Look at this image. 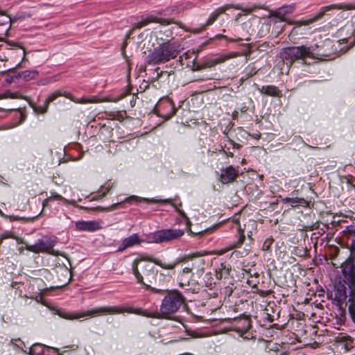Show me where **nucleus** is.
<instances>
[{
	"mask_svg": "<svg viewBox=\"0 0 355 355\" xmlns=\"http://www.w3.org/2000/svg\"><path fill=\"white\" fill-rule=\"evenodd\" d=\"M38 75V72L36 71H24L21 73H19L16 76L17 78H19L23 79L25 81H28L30 80L34 79Z\"/></svg>",
	"mask_w": 355,
	"mask_h": 355,
	"instance_id": "obj_31",
	"label": "nucleus"
},
{
	"mask_svg": "<svg viewBox=\"0 0 355 355\" xmlns=\"http://www.w3.org/2000/svg\"><path fill=\"white\" fill-rule=\"evenodd\" d=\"M239 173V167L232 166L223 167L220 169L219 181L223 184H230L236 180Z\"/></svg>",
	"mask_w": 355,
	"mask_h": 355,
	"instance_id": "obj_11",
	"label": "nucleus"
},
{
	"mask_svg": "<svg viewBox=\"0 0 355 355\" xmlns=\"http://www.w3.org/2000/svg\"><path fill=\"white\" fill-rule=\"evenodd\" d=\"M0 111H5L6 112H12V111H16V112H18V115H19V116L20 118L19 123H21L24 121L25 115L22 112L21 108H10V107L3 108V107H0Z\"/></svg>",
	"mask_w": 355,
	"mask_h": 355,
	"instance_id": "obj_35",
	"label": "nucleus"
},
{
	"mask_svg": "<svg viewBox=\"0 0 355 355\" xmlns=\"http://www.w3.org/2000/svg\"><path fill=\"white\" fill-rule=\"evenodd\" d=\"M141 202H147V203H155V202H157V200H154V199L148 200L146 198H139L136 196H131L125 198L123 200L121 201L120 202L112 204L111 205L110 208L109 209V210H114V209H118L119 207H122V206L126 203L132 205V204Z\"/></svg>",
	"mask_w": 355,
	"mask_h": 355,
	"instance_id": "obj_15",
	"label": "nucleus"
},
{
	"mask_svg": "<svg viewBox=\"0 0 355 355\" xmlns=\"http://www.w3.org/2000/svg\"><path fill=\"white\" fill-rule=\"evenodd\" d=\"M19 284V282H14L11 284V287L13 288H18V285Z\"/></svg>",
	"mask_w": 355,
	"mask_h": 355,
	"instance_id": "obj_53",
	"label": "nucleus"
},
{
	"mask_svg": "<svg viewBox=\"0 0 355 355\" xmlns=\"http://www.w3.org/2000/svg\"><path fill=\"white\" fill-rule=\"evenodd\" d=\"M49 198H51V200H61L63 201L64 203H67L69 202L67 199H65L58 193H52L51 196Z\"/></svg>",
	"mask_w": 355,
	"mask_h": 355,
	"instance_id": "obj_41",
	"label": "nucleus"
},
{
	"mask_svg": "<svg viewBox=\"0 0 355 355\" xmlns=\"http://www.w3.org/2000/svg\"><path fill=\"white\" fill-rule=\"evenodd\" d=\"M348 313L352 321L355 324V286L349 288Z\"/></svg>",
	"mask_w": 355,
	"mask_h": 355,
	"instance_id": "obj_21",
	"label": "nucleus"
},
{
	"mask_svg": "<svg viewBox=\"0 0 355 355\" xmlns=\"http://www.w3.org/2000/svg\"><path fill=\"white\" fill-rule=\"evenodd\" d=\"M349 239L353 240L355 238V227L348 231Z\"/></svg>",
	"mask_w": 355,
	"mask_h": 355,
	"instance_id": "obj_49",
	"label": "nucleus"
},
{
	"mask_svg": "<svg viewBox=\"0 0 355 355\" xmlns=\"http://www.w3.org/2000/svg\"><path fill=\"white\" fill-rule=\"evenodd\" d=\"M273 240L272 239H267L263 244L262 249L263 250H268L272 244Z\"/></svg>",
	"mask_w": 355,
	"mask_h": 355,
	"instance_id": "obj_44",
	"label": "nucleus"
},
{
	"mask_svg": "<svg viewBox=\"0 0 355 355\" xmlns=\"http://www.w3.org/2000/svg\"><path fill=\"white\" fill-rule=\"evenodd\" d=\"M254 87L262 94L274 97H279L282 95V91L275 85H263L260 87L257 83H254Z\"/></svg>",
	"mask_w": 355,
	"mask_h": 355,
	"instance_id": "obj_18",
	"label": "nucleus"
},
{
	"mask_svg": "<svg viewBox=\"0 0 355 355\" xmlns=\"http://www.w3.org/2000/svg\"><path fill=\"white\" fill-rule=\"evenodd\" d=\"M60 150L63 152L64 155H66V153L64 151V148H61Z\"/></svg>",
	"mask_w": 355,
	"mask_h": 355,
	"instance_id": "obj_60",
	"label": "nucleus"
},
{
	"mask_svg": "<svg viewBox=\"0 0 355 355\" xmlns=\"http://www.w3.org/2000/svg\"><path fill=\"white\" fill-rule=\"evenodd\" d=\"M19 253H22L23 250H24V247H21L19 248Z\"/></svg>",
	"mask_w": 355,
	"mask_h": 355,
	"instance_id": "obj_59",
	"label": "nucleus"
},
{
	"mask_svg": "<svg viewBox=\"0 0 355 355\" xmlns=\"http://www.w3.org/2000/svg\"><path fill=\"white\" fill-rule=\"evenodd\" d=\"M184 230L180 229H165L158 230L149 236L151 242L160 243L178 239L183 236Z\"/></svg>",
	"mask_w": 355,
	"mask_h": 355,
	"instance_id": "obj_6",
	"label": "nucleus"
},
{
	"mask_svg": "<svg viewBox=\"0 0 355 355\" xmlns=\"http://www.w3.org/2000/svg\"><path fill=\"white\" fill-rule=\"evenodd\" d=\"M278 259L280 260L282 263L286 264L288 262V256L286 252L280 251L279 253Z\"/></svg>",
	"mask_w": 355,
	"mask_h": 355,
	"instance_id": "obj_42",
	"label": "nucleus"
},
{
	"mask_svg": "<svg viewBox=\"0 0 355 355\" xmlns=\"http://www.w3.org/2000/svg\"><path fill=\"white\" fill-rule=\"evenodd\" d=\"M105 194H106V192H104L101 196H98V198H103V196H105ZM94 198H95V199H96V197H94ZM96 199H98V198H96Z\"/></svg>",
	"mask_w": 355,
	"mask_h": 355,
	"instance_id": "obj_56",
	"label": "nucleus"
},
{
	"mask_svg": "<svg viewBox=\"0 0 355 355\" xmlns=\"http://www.w3.org/2000/svg\"><path fill=\"white\" fill-rule=\"evenodd\" d=\"M48 346L41 344H33L29 349L30 355H45V352Z\"/></svg>",
	"mask_w": 355,
	"mask_h": 355,
	"instance_id": "obj_25",
	"label": "nucleus"
},
{
	"mask_svg": "<svg viewBox=\"0 0 355 355\" xmlns=\"http://www.w3.org/2000/svg\"><path fill=\"white\" fill-rule=\"evenodd\" d=\"M71 157H62L58 160V164H60L61 163L67 162L70 160H72L71 159ZM78 159H73V161L78 160Z\"/></svg>",
	"mask_w": 355,
	"mask_h": 355,
	"instance_id": "obj_47",
	"label": "nucleus"
},
{
	"mask_svg": "<svg viewBox=\"0 0 355 355\" xmlns=\"http://www.w3.org/2000/svg\"><path fill=\"white\" fill-rule=\"evenodd\" d=\"M351 252V257L352 260H355V238L351 240V244L349 247Z\"/></svg>",
	"mask_w": 355,
	"mask_h": 355,
	"instance_id": "obj_43",
	"label": "nucleus"
},
{
	"mask_svg": "<svg viewBox=\"0 0 355 355\" xmlns=\"http://www.w3.org/2000/svg\"><path fill=\"white\" fill-rule=\"evenodd\" d=\"M311 55L310 49L304 46L290 47V64L294 59H304Z\"/></svg>",
	"mask_w": 355,
	"mask_h": 355,
	"instance_id": "obj_14",
	"label": "nucleus"
},
{
	"mask_svg": "<svg viewBox=\"0 0 355 355\" xmlns=\"http://www.w3.org/2000/svg\"><path fill=\"white\" fill-rule=\"evenodd\" d=\"M156 110L157 116L164 118L165 120L172 118L178 110L174 103L168 98L160 101L157 105Z\"/></svg>",
	"mask_w": 355,
	"mask_h": 355,
	"instance_id": "obj_8",
	"label": "nucleus"
},
{
	"mask_svg": "<svg viewBox=\"0 0 355 355\" xmlns=\"http://www.w3.org/2000/svg\"><path fill=\"white\" fill-rule=\"evenodd\" d=\"M290 206L293 207H306L308 206V201L306 200L304 198L293 196L292 198H290Z\"/></svg>",
	"mask_w": 355,
	"mask_h": 355,
	"instance_id": "obj_29",
	"label": "nucleus"
},
{
	"mask_svg": "<svg viewBox=\"0 0 355 355\" xmlns=\"http://www.w3.org/2000/svg\"><path fill=\"white\" fill-rule=\"evenodd\" d=\"M258 70L256 69L254 67H250L248 69H247L246 73H248V76L252 77L257 74Z\"/></svg>",
	"mask_w": 355,
	"mask_h": 355,
	"instance_id": "obj_46",
	"label": "nucleus"
},
{
	"mask_svg": "<svg viewBox=\"0 0 355 355\" xmlns=\"http://www.w3.org/2000/svg\"><path fill=\"white\" fill-rule=\"evenodd\" d=\"M51 201V198H47L42 201L43 209L49 205V202Z\"/></svg>",
	"mask_w": 355,
	"mask_h": 355,
	"instance_id": "obj_51",
	"label": "nucleus"
},
{
	"mask_svg": "<svg viewBox=\"0 0 355 355\" xmlns=\"http://www.w3.org/2000/svg\"><path fill=\"white\" fill-rule=\"evenodd\" d=\"M10 97L12 98H17V94H14V93L11 94Z\"/></svg>",
	"mask_w": 355,
	"mask_h": 355,
	"instance_id": "obj_57",
	"label": "nucleus"
},
{
	"mask_svg": "<svg viewBox=\"0 0 355 355\" xmlns=\"http://www.w3.org/2000/svg\"><path fill=\"white\" fill-rule=\"evenodd\" d=\"M198 257V254H195V253L191 254L184 255L182 257L178 258L173 262L168 263V264L162 263V261L161 260L156 259L153 257H146L144 258L143 260L154 263L155 264L160 266L161 268H162L164 269L173 270L178 264H180L181 263L187 262L189 260L192 259L193 257Z\"/></svg>",
	"mask_w": 355,
	"mask_h": 355,
	"instance_id": "obj_10",
	"label": "nucleus"
},
{
	"mask_svg": "<svg viewBox=\"0 0 355 355\" xmlns=\"http://www.w3.org/2000/svg\"><path fill=\"white\" fill-rule=\"evenodd\" d=\"M141 241L137 234H133L131 236L124 239L121 244L118 248L116 252H123L125 249L132 247L135 245L140 244Z\"/></svg>",
	"mask_w": 355,
	"mask_h": 355,
	"instance_id": "obj_19",
	"label": "nucleus"
},
{
	"mask_svg": "<svg viewBox=\"0 0 355 355\" xmlns=\"http://www.w3.org/2000/svg\"><path fill=\"white\" fill-rule=\"evenodd\" d=\"M57 241L55 238L49 236H43L37 240L34 245L26 244V249L34 253H48L55 255L53 247L56 244Z\"/></svg>",
	"mask_w": 355,
	"mask_h": 355,
	"instance_id": "obj_5",
	"label": "nucleus"
},
{
	"mask_svg": "<svg viewBox=\"0 0 355 355\" xmlns=\"http://www.w3.org/2000/svg\"><path fill=\"white\" fill-rule=\"evenodd\" d=\"M171 201H172V200H171V199H167V200H163V202H164V203H169V204H172Z\"/></svg>",
	"mask_w": 355,
	"mask_h": 355,
	"instance_id": "obj_55",
	"label": "nucleus"
},
{
	"mask_svg": "<svg viewBox=\"0 0 355 355\" xmlns=\"http://www.w3.org/2000/svg\"><path fill=\"white\" fill-rule=\"evenodd\" d=\"M182 355H193V354L187 353V354H182Z\"/></svg>",
	"mask_w": 355,
	"mask_h": 355,
	"instance_id": "obj_63",
	"label": "nucleus"
},
{
	"mask_svg": "<svg viewBox=\"0 0 355 355\" xmlns=\"http://www.w3.org/2000/svg\"><path fill=\"white\" fill-rule=\"evenodd\" d=\"M15 238V234L11 232H6L1 235H0V245L1 244L3 240L6 239H12Z\"/></svg>",
	"mask_w": 355,
	"mask_h": 355,
	"instance_id": "obj_40",
	"label": "nucleus"
},
{
	"mask_svg": "<svg viewBox=\"0 0 355 355\" xmlns=\"http://www.w3.org/2000/svg\"><path fill=\"white\" fill-rule=\"evenodd\" d=\"M181 214L184 216V214L182 211H180Z\"/></svg>",
	"mask_w": 355,
	"mask_h": 355,
	"instance_id": "obj_64",
	"label": "nucleus"
},
{
	"mask_svg": "<svg viewBox=\"0 0 355 355\" xmlns=\"http://www.w3.org/2000/svg\"><path fill=\"white\" fill-rule=\"evenodd\" d=\"M230 8L231 5L227 4L216 9L210 15L205 26H207L211 25L217 19V18L220 14L224 13L227 10L230 9Z\"/></svg>",
	"mask_w": 355,
	"mask_h": 355,
	"instance_id": "obj_22",
	"label": "nucleus"
},
{
	"mask_svg": "<svg viewBox=\"0 0 355 355\" xmlns=\"http://www.w3.org/2000/svg\"><path fill=\"white\" fill-rule=\"evenodd\" d=\"M342 272L347 282H349V288L351 286H355V265L352 260L344 262L342 266Z\"/></svg>",
	"mask_w": 355,
	"mask_h": 355,
	"instance_id": "obj_12",
	"label": "nucleus"
},
{
	"mask_svg": "<svg viewBox=\"0 0 355 355\" xmlns=\"http://www.w3.org/2000/svg\"><path fill=\"white\" fill-rule=\"evenodd\" d=\"M194 267V265L192 264L191 267H185L181 272L180 275V282H179L180 287H183L184 286L189 285V279L191 277H187V275L192 273V270Z\"/></svg>",
	"mask_w": 355,
	"mask_h": 355,
	"instance_id": "obj_23",
	"label": "nucleus"
},
{
	"mask_svg": "<svg viewBox=\"0 0 355 355\" xmlns=\"http://www.w3.org/2000/svg\"><path fill=\"white\" fill-rule=\"evenodd\" d=\"M306 252V250L303 247H295L293 250H292V254L299 257H305Z\"/></svg>",
	"mask_w": 355,
	"mask_h": 355,
	"instance_id": "obj_36",
	"label": "nucleus"
},
{
	"mask_svg": "<svg viewBox=\"0 0 355 355\" xmlns=\"http://www.w3.org/2000/svg\"><path fill=\"white\" fill-rule=\"evenodd\" d=\"M304 316H297L296 313L290 312V345L295 341L302 343V339H306V330L303 320Z\"/></svg>",
	"mask_w": 355,
	"mask_h": 355,
	"instance_id": "obj_4",
	"label": "nucleus"
},
{
	"mask_svg": "<svg viewBox=\"0 0 355 355\" xmlns=\"http://www.w3.org/2000/svg\"><path fill=\"white\" fill-rule=\"evenodd\" d=\"M270 312H273V307L270 304H268L263 310V318L269 322H272L275 319V315L271 314Z\"/></svg>",
	"mask_w": 355,
	"mask_h": 355,
	"instance_id": "obj_34",
	"label": "nucleus"
},
{
	"mask_svg": "<svg viewBox=\"0 0 355 355\" xmlns=\"http://www.w3.org/2000/svg\"><path fill=\"white\" fill-rule=\"evenodd\" d=\"M66 98L70 99L71 101L76 103H80V104H86V103H97L98 101L95 97L92 98H75L71 93L69 94H66Z\"/></svg>",
	"mask_w": 355,
	"mask_h": 355,
	"instance_id": "obj_28",
	"label": "nucleus"
},
{
	"mask_svg": "<svg viewBox=\"0 0 355 355\" xmlns=\"http://www.w3.org/2000/svg\"><path fill=\"white\" fill-rule=\"evenodd\" d=\"M231 8H234L236 10H241L246 14H250V13L252 12L253 11H254L257 8V6L249 7V8H243L239 5H235V6L231 5Z\"/></svg>",
	"mask_w": 355,
	"mask_h": 355,
	"instance_id": "obj_37",
	"label": "nucleus"
},
{
	"mask_svg": "<svg viewBox=\"0 0 355 355\" xmlns=\"http://www.w3.org/2000/svg\"><path fill=\"white\" fill-rule=\"evenodd\" d=\"M238 55V53H230L229 54L220 55L215 58L205 59L203 61L205 69L214 67L217 64L223 63L231 58L236 57Z\"/></svg>",
	"mask_w": 355,
	"mask_h": 355,
	"instance_id": "obj_13",
	"label": "nucleus"
},
{
	"mask_svg": "<svg viewBox=\"0 0 355 355\" xmlns=\"http://www.w3.org/2000/svg\"><path fill=\"white\" fill-rule=\"evenodd\" d=\"M45 355H62L59 352L58 349L54 347H47Z\"/></svg>",
	"mask_w": 355,
	"mask_h": 355,
	"instance_id": "obj_39",
	"label": "nucleus"
},
{
	"mask_svg": "<svg viewBox=\"0 0 355 355\" xmlns=\"http://www.w3.org/2000/svg\"><path fill=\"white\" fill-rule=\"evenodd\" d=\"M183 8H178V7H171V8H167L163 10H161V11H157L156 12V15L159 17V16H161V15H164V16H167V15H172L173 13H178L181 10H182Z\"/></svg>",
	"mask_w": 355,
	"mask_h": 355,
	"instance_id": "obj_33",
	"label": "nucleus"
},
{
	"mask_svg": "<svg viewBox=\"0 0 355 355\" xmlns=\"http://www.w3.org/2000/svg\"><path fill=\"white\" fill-rule=\"evenodd\" d=\"M288 49V48H284V52L281 53V58L284 62L285 60L288 59V53L286 51Z\"/></svg>",
	"mask_w": 355,
	"mask_h": 355,
	"instance_id": "obj_48",
	"label": "nucleus"
},
{
	"mask_svg": "<svg viewBox=\"0 0 355 355\" xmlns=\"http://www.w3.org/2000/svg\"><path fill=\"white\" fill-rule=\"evenodd\" d=\"M231 268L225 263H221L220 267L216 270V277L218 280L223 278H227L230 275Z\"/></svg>",
	"mask_w": 355,
	"mask_h": 355,
	"instance_id": "obj_24",
	"label": "nucleus"
},
{
	"mask_svg": "<svg viewBox=\"0 0 355 355\" xmlns=\"http://www.w3.org/2000/svg\"><path fill=\"white\" fill-rule=\"evenodd\" d=\"M18 219H19V218L17 216L13 217V220H18Z\"/></svg>",
	"mask_w": 355,
	"mask_h": 355,
	"instance_id": "obj_62",
	"label": "nucleus"
},
{
	"mask_svg": "<svg viewBox=\"0 0 355 355\" xmlns=\"http://www.w3.org/2000/svg\"><path fill=\"white\" fill-rule=\"evenodd\" d=\"M146 289L159 295L166 294L162 301L159 311L148 312L141 308L135 309L130 306H107L96 307L87 311L80 313L67 312L58 310L57 314L66 320H75L83 317H97L105 315L121 314L124 313H135L150 318L170 319L171 316L178 312L181 306L184 304L186 298L177 289L163 290L153 288L150 285L146 286Z\"/></svg>",
	"mask_w": 355,
	"mask_h": 355,
	"instance_id": "obj_1",
	"label": "nucleus"
},
{
	"mask_svg": "<svg viewBox=\"0 0 355 355\" xmlns=\"http://www.w3.org/2000/svg\"><path fill=\"white\" fill-rule=\"evenodd\" d=\"M204 69H205V67H204V64H203V61H202V62H199V63H193L192 70L193 71H200Z\"/></svg>",
	"mask_w": 355,
	"mask_h": 355,
	"instance_id": "obj_45",
	"label": "nucleus"
},
{
	"mask_svg": "<svg viewBox=\"0 0 355 355\" xmlns=\"http://www.w3.org/2000/svg\"><path fill=\"white\" fill-rule=\"evenodd\" d=\"M354 8V6L352 4H345V3H335L329 5L327 6H324L321 8L320 12L314 15L312 17H310L307 19L300 20V21H293L290 19V26L294 25L293 28L290 31V35L297 34V28L300 27L301 26H307L310 24H312L318 19H321L323 15L328 11L337 9V10H349Z\"/></svg>",
	"mask_w": 355,
	"mask_h": 355,
	"instance_id": "obj_3",
	"label": "nucleus"
},
{
	"mask_svg": "<svg viewBox=\"0 0 355 355\" xmlns=\"http://www.w3.org/2000/svg\"><path fill=\"white\" fill-rule=\"evenodd\" d=\"M150 23H158L162 26L175 24L180 28L183 27L181 22L175 21L173 19H164L158 17L156 14H148L142 15L140 21L134 24L133 28L130 31V34H131L135 29L141 28L142 27L148 25Z\"/></svg>",
	"mask_w": 355,
	"mask_h": 355,
	"instance_id": "obj_7",
	"label": "nucleus"
},
{
	"mask_svg": "<svg viewBox=\"0 0 355 355\" xmlns=\"http://www.w3.org/2000/svg\"><path fill=\"white\" fill-rule=\"evenodd\" d=\"M293 8H294V6H292L291 5H290V7H289L290 13H291L293 12Z\"/></svg>",
	"mask_w": 355,
	"mask_h": 355,
	"instance_id": "obj_58",
	"label": "nucleus"
},
{
	"mask_svg": "<svg viewBox=\"0 0 355 355\" xmlns=\"http://www.w3.org/2000/svg\"><path fill=\"white\" fill-rule=\"evenodd\" d=\"M49 107V105L46 104L44 102L42 106H34L33 107L34 111L37 113L44 114L47 112Z\"/></svg>",
	"mask_w": 355,
	"mask_h": 355,
	"instance_id": "obj_38",
	"label": "nucleus"
},
{
	"mask_svg": "<svg viewBox=\"0 0 355 355\" xmlns=\"http://www.w3.org/2000/svg\"><path fill=\"white\" fill-rule=\"evenodd\" d=\"M274 16L280 21H287L288 19V9L287 7H282L275 10Z\"/></svg>",
	"mask_w": 355,
	"mask_h": 355,
	"instance_id": "obj_30",
	"label": "nucleus"
},
{
	"mask_svg": "<svg viewBox=\"0 0 355 355\" xmlns=\"http://www.w3.org/2000/svg\"><path fill=\"white\" fill-rule=\"evenodd\" d=\"M295 288L293 291L292 301L293 304H291L293 311L296 313L297 316H304L303 313L304 307L306 306V298L304 297V292L302 289L299 290L298 286H296L295 282Z\"/></svg>",
	"mask_w": 355,
	"mask_h": 355,
	"instance_id": "obj_9",
	"label": "nucleus"
},
{
	"mask_svg": "<svg viewBox=\"0 0 355 355\" xmlns=\"http://www.w3.org/2000/svg\"><path fill=\"white\" fill-rule=\"evenodd\" d=\"M245 240V236L243 234V233L239 232V238L237 239V240L236 241L231 242L230 243V246L227 249L222 250L221 254H223L230 250H232L234 248L241 247V245H243Z\"/></svg>",
	"mask_w": 355,
	"mask_h": 355,
	"instance_id": "obj_26",
	"label": "nucleus"
},
{
	"mask_svg": "<svg viewBox=\"0 0 355 355\" xmlns=\"http://www.w3.org/2000/svg\"><path fill=\"white\" fill-rule=\"evenodd\" d=\"M179 53L174 44L166 42L160 44L146 57V63L149 65L164 64L175 58Z\"/></svg>",
	"mask_w": 355,
	"mask_h": 355,
	"instance_id": "obj_2",
	"label": "nucleus"
},
{
	"mask_svg": "<svg viewBox=\"0 0 355 355\" xmlns=\"http://www.w3.org/2000/svg\"><path fill=\"white\" fill-rule=\"evenodd\" d=\"M280 355H287V352H282L280 354Z\"/></svg>",
	"mask_w": 355,
	"mask_h": 355,
	"instance_id": "obj_61",
	"label": "nucleus"
},
{
	"mask_svg": "<svg viewBox=\"0 0 355 355\" xmlns=\"http://www.w3.org/2000/svg\"><path fill=\"white\" fill-rule=\"evenodd\" d=\"M76 227L78 230L94 232L101 228L99 223L94 220L78 221L76 223Z\"/></svg>",
	"mask_w": 355,
	"mask_h": 355,
	"instance_id": "obj_20",
	"label": "nucleus"
},
{
	"mask_svg": "<svg viewBox=\"0 0 355 355\" xmlns=\"http://www.w3.org/2000/svg\"><path fill=\"white\" fill-rule=\"evenodd\" d=\"M349 298V289L344 284L339 283L336 286L334 291V299L339 304L347 302Z\"/></svg>",
	"mask_w": 355,
	"mask_h": 355,
	"instance_id": "obj_16",
	"label": "nucleus"
},
{
	"mask_svg": "<svg viewBox=\"0 0 355 355\" xmlns=\"http://www.w3.org/2000/svg\"><path fill=\"white\" fill-rule=\"evenodd\" d=\"M66 94H69V92H61L60 90L55 91L51 94L49 96V97L45 100V103L47 105H49L50 103L54 101L57 98L60 96H64L66 97Z\"/></svg>",
	"mask_w": 355,
	"mask_h": 355,
	"instance_id": "obj_32",
	"label": "nucleus"
},
{
	"mask_svg": "<svg viewBox=\"0 0 355 355\" xmlns=\"http://www.w3.org/2000/svg\"><path fill=\"white\" fill-rule=\"evenodd\" d=\"M257 293L259 295H260L262 297H265V296H267L269 294L271 293V291H263V290H258L257 291Z\"/></svg>",
	"mask_w": 355,
	"mask_h": 355,
	"instance_id": "obj_50",
	"label": "nucleus"
},
{
	"mask_svg": "<svg viewBox=\"0 0 355 355\" xmlns=\"http://www.w3.org/2000/svg\"><path fill=\"white\" fill-rule=\"evenodd\" d=\"M249 78H250V76H248V73H245V75L241 78V80H247V79H248Z\"/></svg>",
	"mask_w": 355,
	"mask_h": 355,
	"instance_id": "obj_54",
	"label": "nucleus"
},
{
	"mask_svg": "<svg viewBox=\"0 0 355 355\" xmlns=\"http://www.w3.org/2000/svg\"><path fill=\"white\" fill-rule=\"evenodd\" d=\"M13 239L16 240V241L17 242L18 244L24 243V239L22 238L18 237L15 235V238H13Z\"/></svg>",
	"mask_w": 355,
	"mask_h": 355,
	"instance_id": "obj_52",
	"label": "nucleus"
},
{
	"mask_svg": "<svg viewBox=\"0 0 355 355\" xmlns=\"http://www.w3.org/2000/svg\"><path fill=\"white\" fill-rule=\"evenodd\" d=\"M139 261H140V259H135L133 261V263L132 264V273L134 274L135 277H136V279L137 280V283L142 284L146 288V286L147 284L144 282L143 277L138 270V263Z\"/></svg>",
	"mask_w": 355,
	"mask_h": 355,
	"instance_id": "obj_27",
	"label": "nucleus"
},
{
	"mask_svg": "<svg viewBox=\"0 0 355 355\" xmlns=\"http://www.w3.org/2000/svg\"><path fill=\"white\" fill-rule=\"evenodd\" d=\"M234 330L243 335L251 328V320L248 317L236 318Z\"/></svg>",
	"mask_w": 355,
	"mask_h": 355,
	"instance_id": "obj_17",
	"label": "nucleus"
}]
</instances>
